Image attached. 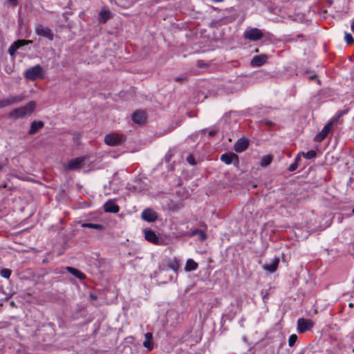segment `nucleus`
<instances>
[{
    "label": "nucleus",
    "instance_id": "nucleus-1",
    "mask_svg": "<svg viewBox=\"0 0 354 354\" xmlns=\"http://www.w3.org/2000/svg\"><path fill=\"white\" fill-rule=\"evenodd\" d=\"M36 106V103L34 101H30L25 106L14 109L9 113V118L12 119L22 118L28 115L31 114Z\"/></svg>",
    "mask_w": 354,
    "mask_h": 354
},
{
    "label": "nucleus",
    "instance_id": "nucleus-2",
    "mask_svg": "<svg viewBox=\"0 0 354 354\" xmlns=\"http://www.w3.org/2000/svg\"><path fill=\"white\" fill-rule=\"evenodd\" d=\"M24 77L26 79L31 81H34L37 79H43L44 77V71L43 68L37 64L27 68L24 72Z\"/></svg>",
    "mask_w": 354,
    "mask_h": 354
},
{
    "label": "nucleus",
    "instance_id": "nucleus-3",
    "mask_svg": "<svg viewBox=\"0 0 354 354\" xmlns=\"http://www.w3.org/2000/svg\"><path fill=\"white\" fill-rule=\"evenodd\" d=\"M125 141V136L122 134L112 133L105 136L104 142L109 146H118Z\"/></svg>",
    "mask_w": 354,
    "mask_h": 354
},
{
    "label": "nucleus",
    "instance_id": "nucleus-4",
    "mask_svg": "<svg viewBox=\"0 0 354 354\" xmlns=\"http://www.w3.org/2000/svg\"><path fill=\"white\" fill-rule=\"evenodd\" d=\"M25 99L24 95H10L8 97L0 100V109H3L15 104H18Z\"/></svg>",
    "mask_w": 354,
    "mask_h": 354
},
{
    "label": "nucleus",
    "instance_id": "nucleus-5",
    "mask_svg": "<svg viewBox=\"0 0 354 354\" xmlns=\"http://www.w3.org/2000/svg\"><path fill=\"white\" fill-rule=\"evenodd\" d=\"M263 36L262 31L257 28H251L245 30L243 33L245 39L251 41H258Z\"/></svg>",
    "mask_w": 354,
    "mask_h": 354
},
{
    "label": "nucleus",
    "instance_id": "nucleus-6",
    "mask_svg": "<svg viewBox=\"0 0 354 354\" xmlns=\"http://www.w3.org/2000/svg\"><path fill=\"white\" fill-rule=\"evenodd\" d=\"M145 239L155 245H162L165 244L163 239L158 236L156 232L151 230H145Z\"/></svg>",
    "mask_w": 354,
    "mask_h": 354
},
{
    "label": "nucleus",
    "instance_id": "nucleus-7",
    "mask_svg": "<svg viewBox=\"0 0 354 354\" xmlns=\"http://www.w3.org/2000/svg\"><path fill=\"white\" fill-rule=\"evenodd\" d=\"M313 322L310 319L299 318L297 320V331L299 333H303L310 330L313 327Z\"/></svg>",
    "mask_w": 354,
    "mask_h": 354
},
{
    "label": "nucleus",
    "instance_id": "nucleus-8",
    "mask_svg": "<svg viewBox=\"0 0 354 354\" xmlns=\"http://www.w3.org/2000/svg\"><path fill=\"white\" fill-rule=\"evenodd\" d=\"M35 32L37 35L46 37L49 40H53L54 35L50 28L44 27L41 24H38L35 27Z\"/></svg>",
    "mask_w": 354,
    "mask_h": 354
},
{
    "label": "nucleus",
    "instance_id": "nucleus-9",
    "mask_svg": "<svg viewBox=\"0 0 354 354\" xmlns=\"http://www.w3.org/2000/svg\"><path fill=\"white\" fill-rule=\"evenodd\" d=\"M221 160L226 165L233 164L235 166L239 165V156L234 153H225L221 156Z\"/></svg>",
    "mask_w": 354,
    "mask_h": 354
},
{
    "label": "nucleus",
    "instance_id": "nucleus-10",
    "mask_svg": "<svg viewBox=\"0 0 354 354\" xmlns=\"http://www.w3.org/2000/svg\"><path fill=\"white\" fill-rule=\"evenodd\" d=\"M333 126V121H329L322 129V130L316 135L315 137V141L319 142L324 140L326 136L328 135L330 131L331 130Z\"/></svg>",
    "mask_w": 354,
    "mask_h": 354
},
{
    "label": "nucleus",
    "instance_id": "nucleus-11",
    "mask_svg": "<svg viewBox=\"0 0 354 354\" xmlns=\"http://www.w3.org/2000/svg\"><path fill=\"white\" fill-rule=\"evenodd\" d=\"M141 218L145 221L151 223L156 221L158 214L153 209L147 208L142 211Z\"/></svg>",
    "mask_w": 354,
    "mask_h": 354
},
{
    "label": "nucleus",
    "instance_id": "nucleus-12",
    "mask_svg": "<svg viewBox=\"0 0 354 354\" xmlns=\"http://www.w3.org/2000/svg\"><path fill=\"white\" fill-rule=\"evenodd\" d=\"M112 17L113 14L111 10L107 7H104L99 12L97 19L100 24H105Z\"/></svg>",
    "mask_w": 354,
    "mask_h": 354
},
{
    "label": "nucleus",
    "instance_id": "nucleus-13",
    "mask_svg": "<svg viewBox=\"0 0 354 354\" xmlns=\"http://www.w3.org/2000/svg\"><path fill=\"white\" fill-rule=\"evenodd\" d=\"M249 146V140L247 138H239L234 146V149L237 153L244 151Z\"/></svg>",
    "mask_w": 354,
    "mask_h": 354
},
{
    "label": "nucleus",
    "instance_id": "nucleus-14",
    "mask_svg": "<svg viewBox=\"0 0 354 354\" xmlns=\"http://www.w3.org/2000/svg\"><path fill=\"white\" fill-rule=\"evenodd\" d=\"M132 120L138 124H143L147 120L146 113L144 111L138 110L132 114Z\"/></svg>",
    "mask_w": 354,
    "mask_h": 354
},
{
    "label": "nucleus",
    "instance_id": "nucleus-15",
    "mask_svg": "<svg viewBox=\"0 0 354 354\" xmlns=\"http://www.w3.org/2000/svg\"><path fill=\"white\" fill-rule=\"evenodd\" d=\"M84 162V159L83 158H74L68 162L66 169L69 170L80 169L83 166Z\"/></svg>",
    "mask_w": 354,
    "mask_h": 354
},
{
    "label": "nucleus",
    "instance_id": "nucleus-16",
    "mask_svg": "<svg viewBox=\"0 0 354 354\" xmlns=\"http://www.w3.org/2000/svg\"><path fill=\"white\" fill-rule=\"evenodd\" d=\"M279 257H274L271 261L270 263H266L263 266V268L265 270L270 272V273H273L274 272L277 268H278V266H279Z\"/></svg>",
    "mask_w": 354,
    "mask_h": 354
},
{
    "label": "nucleus",
    "instance_id": "nucleus-17",
    "mask_svg": "<svg viewBox=\"0 0 354 354\" xmlns=\"http://www.w3.org/2000/svg\"><path fill=\"white\" fill-rule=\"evenodd\" d=\"M28 42H30V41L26 40H17V41L14 42L8 49L10 55L13 56L15 54V52L19 48V47L24 46Z\"/></svg>",
    "mask_w": 354,
    "mask_h": 354
},
{
    "label": "nucleus",
    "instance_id": "nucleus-18",
    "mask_svg": "<svg viewBox=\"0 0 354 354\" xmlns=\"http://www.w3.org/2000/svg\"><path fill=\"white\" fill-rule=\"evenodd\" d=\"M267 59L265 55H257L252 58L250 64L252 66H261L266 62Z\"/></svg>",
    "mask_w": 354,
    "mask_h": 354
},
{
    "label": "nucleus",
    "instance_id": "nucleus-19",
    "mask_svg": "<svg viewBox=\"0 0 354 354\" xmlns=\"http://www.w3.org/2000/svg\"><path fill=\"white\" fill-rule=\"evenodd\" d=\"M104 211L109 213H118L120 208L118 205L111 201H109L104 204Z\"/></svg>",
    "mask_w": 354,
    "mask_h": 354
},
{
    "label": "nucleus",
    "instance_id": "nucleus-20",
    "mask_svg": "<svg viewBox=\"0 0 354 354\" xmlns=\"http://www.w3.org/2000/svg\"><path fill=\"white\" fill-rule=\"evenodd\" d=\"M66 270L69 273H71V274H73V276H75V277H77L79 279L83 280V279H86L85 274L83 273L82 272H81L80 270H77V268H75L71 267V266H67L66 268Z\"/></svg>",
    "mask_w": 354,
    "mask_h": 354
},
{
    "label": "nucleus",
    "instance_id": "nucleus-21",
    "mask_svg": "<svg viewBox=\"0 0 354 354\" xmlns=\"http://www.w3.org/2000/svg\"><path fill=\"white\" fill-rule=\"evenodd\" d=\"M153 335L151 333H147L145 335V341L143 342V346L151 351L153 348V342L152 340Z\"/></svg>",
    "mask_w": 354,
    "mask_h": 354
},
{
    "label": "nucleus",
    "instance_id": "nucleus-22",
    "mask_svg": "<svg viewBox=\"0 0 354 354\" xmlns=\"http://www.w3.org/2000/svg\"><path fill=\"white\" fill-rule=\"evenodd\" d=\"M79 223L81 224V226L82 227L91 228V229H94V230H96L98 231H102L105 229L104 225H101V224L84 223V222H82V221H80Z\"/></svg>",
    "mask_w": 354,
    "mask_h": 354
},
{
    "label": "nucleus",
    "instance_id": "nucleus-23",
    "mask_svg": "<svg viewBox=\"0 0 354 354\" xmlns=\"http://www.w3.org/2000/svg\"><path fill=\"white\" fill-rule=\"evenodd\" d=\"M44 127V122L42 121H34L31 123L30 128L29 129V134H35L39 129Z\"/></svg>",
    "mask_w": 354,
    "mask_h": 354
},
{
    "label": "nucleus",
    "instance_id": "nucleus-24",
    "mask_svg": "<svg viewBox=\"0 0 354 354\" xmlns=\"http://www.w3.org/2000/svg\"><path fill=\"white\" fill-rule=\"evenodd\" d=\"M179 267H180V266H179L178 261L176 259H174L169 261V263L167 264V268H166V270H169V269L172 270L177 274Z\"/></svg>",
    "mask_w": 354,
    "mask_h": 354
},
{
    "label": "nucleus",
    "instance_id": "nucleus-25",
    "mask_svg": "<svg viewBox=\"0 0 354 354\" xmlns=\"http://www.w3.org/2000/svg\"><path fill=\"white\" fill-rule=\"evenodd\" d=\"M198 268V263H196L193 259H189L187 261L185 270L187 272H191L196 270Z\"/></svg>",
    "mask_w": 354,
    "mask_h": 354
},
{
    "label": "nucleus",
    "instance_id": "nucleus-26",
    "mask_svg": "<svg viewBox=\"0 0 354 354\" xmlns=\"http://www.w3.org/2000/svg\"><path fill=\"white\" fill-rule=\"evenodd\" d=\"M198 235L201 241H205L207 239V235L202 230L195 229L190 232L189 236H194Z\"/></svg>",
    "mask_w": 354,
    "mask_h": 354
},
{
    "label": "nucleus",
    "instance_id": "nucleus-27",
    "mask_svg": "<svg viewBox=\"0 0 354 354\" xmlns=\"http://www.w3.org/2000/svg\"><path fill=\"white\" fill-rule=\"evenodd\" d=\"M272 161V156L271 155H266L261 158L260 165L262 167L268 166Z\"/></svg>",
    "mask_w": 354,
    "mask_h": 354
},
{
    "label": "nucleus",
    "instance_id": "nucleus-28",
    "mask_svg": "<svg viewBox=\"0 0 354 354\" xmlns=\"http://www.w3.org/2000/svg\"><path fill=\"white\" fill-rule=\"evenodd\" d=\"M303 156L306 159H312L315 158L317 153L315 150H309L306 153H302Z\"/></svg>",
    "mask_w": 354,
    "mask_h": 354
},
{
    "label": "nucleus",
    "instance_id": "nucleus-29",
    "mask_svg": "<svg viewBox=\"0 0 354 354\" xmlns=\"http://www.w3.org/2000/svg\"><path fill=\"white\" fill-rule=\"evenodd\" d=\"M12 271L10 269L8 268H3L0 271V275L1 277L8 279L11 275Z\"/></svg>",
    "mask_w": 354,
    "mask_h": 354
},
{
    "label": "nucleus",
    "instance_id": "nucleus-30",
    "mask_svg": "<svg viewBox=\"0 0 354 354\" xmlns=\"http://www.w3.org/2000/svg\"><path fill=\"white\" fill-rule=\"evenodd\" d=\"M344 40L346 43L348 45H351L354 43V39L351 33H345Z\"/></svg>",
    "mask_w": 354,
    "mask_h": 354
},
{
    "label": "nucleus",
    "instance_id": "nucleus-31",
    "mask_svg": "<svg viewBox=\"0 0 354 354\" xmlns=\"http://www.w3.org/2000/svg\"><path fill=\"white\" fill-rule=\"evenodd\" d=\"M297 335L295 334H292L290 337H289V339H288V345L289 346H293L294 344L296 343V342L297 341Z\"/></svg>",
    "mask_w": 354,
    "mask_h": 354
},
{
    "label": "nucleus",
    "instance_id": "nucleus-32",
    "mask_svg": "<svg viewBox=\"0 0 354 354\" xmlns=\"http://www.w3.org/2000/svg\"><path fill=\"white\" fill-rule=\"evenodd\" d=\"M187 161L192 165H196L194 157L192 155H189L187 157Z\"/></svg>",
    "mask_w": 354,
    "mask_h": 354
},
{
    "label": "nucleus",
    "instance_id": "nucleus-33",
    "mask_svg": "<svg viewBox=\"0 0 354 354\" xmlns=\"http://www.w3.org/2000/svg\"><path fill=\"white\" fill-rule=\"evenodd\" d=\"M12 7H16L19 4V0H6Z\"/></svg>",
    "mask_w": 354,
    "mask_h": 354
},
{
    "label": "nucleus",
    "instance_id": "nucleus-34",
    "mask_svg": "<svg viewBox=\"0 0 354 354\" xmlns=\"http://www.w3.org/2000/svg\"><path fill=\"white\" fill-rule=\"evenodd\" d=\"M297 167H298L297 163L293 162L288 167V169L289 171H294L297 169Z\"/></svg>",
    "mask_w": 354,
    "mask_h": 354
},
{
    "label": "nucleus",
    "instance_id": "nucleus-35",
    "mask_svg": "<svg viewBox=\"0 0 354 354\" xmlns=\"http://www.w3.org/2000/svg\"><path fill=\"white\" fill-rule=\"evenodd\" d=\"M205 132H207L208 133V135L210 138L214 136V135L216 133V129H210V130H205Z\"/></svg>",
    "mask_w": 354,
    "mask_h": 354
},
{
    "label": "nucleus",
    "instance_id": "nucleus-36",
    "mask_svg": "<svg viewBox=\"0 0 354 354\" xmlns=\"http://www.w3.org/2000/svg\"><path fill=\"white\" fill-rule=\"evenodd\" d=\"M186 80L185 77H175V81L176 82H183V81H185Z\"/></svg>",
    "mask_w": 354,
    "mask_h": 354
},
{
    "label": "nucleus",
    "instance_id": "nucleus-37",
    "mask_svg": "<svg viewBox=\"0 0 354 354\" xmlns=\"http://www.w3.org/2000/svg\"><path fill=\"white\" fill-rule=\"evenodd\" d=\"M171 158V154H167L165 156V159L167 162H169Z\"/></svg>",
    "mask_w": 354,
    "mask_h": 354
},
{
    "label": "nucleus",
    "instance_id": "nucleus-38",
    "mask_svg": "<svg viewBox=\"0 0 354 354\" xmlns=\"http://www.w3.org/2000/svg\"><path fill=\"white\" fill-rule=\"evenodd\" d=\"M300 160V157L299 156H297L295 158L294 162H297L298 164V162Z\"/></svg>",
    "mask_w": 354,
    "mask_h": 354
},
{
    "label": "nucleus",
    "instance_id": "nucleus-39",
    "mask_svg": "<svg viewBox=\"0 0 354 354\" xmlns=\"http://www.w3.org/2000/svg\"><path fill=\"white\" fill-rule=\"evenodd\" d=\"M268 297V293L266 292L263 296V300L265 301H266V299H267Z\"/></svg>",
    "mask_w": 354,
    "mask_h": 354
},
{
    "label": "nucleus",
    "instance_id": "nucleus-40",
    "mask_svg": "<svg viewBox=\"0 0 354 354\" xmlns=\"http://www.w3.org/2000/svg\"><path fill=\"white\" fill-rule=\"evenodd\" d=\"M351 28L352 31H353V33H354V19H353V21H352L351 27Z\"/></svg>",
    "mask_w": 354,
    "mask_h": 354
},
{
    "label": "nucleus",
    "instance_id": "nucleus-41",
    "mask_svg": "<svg viewBox=\"0 0 354 354\" xmlns=\"http://www.w3.org/2000/svg\"><path fill=\"white\" fill-rule=\"evenodd\" d=\"M197 65L199 67H202V66H203L202 61L201 60H198Z\"/></svg>",
    "mask_w": 354,
    "mask_h": 354
},
{
    "label": "nucleus",
    "instance_id": "nucleus-42",
    "mask_svg": "<svg viewBox=\"0 0 354 354\" xmlns=\"http://www.w3.org/2000/svg\"><path fill=\"white\" fill-rule=\"evenodd\" d=\"M212 2L214 3H216V2H222L224 0H211Z\"/></svg>",
    "mask_w": 354,
    "mask_h": 354
},
{
    "label": "nucleus",
    "instance_id": "nucleus-43",
    "mask_svg": "<svg viewBox=\"0 0 354 354\" xmlns=\"http://www.w3.org/2000/svg\"><path fill=\"white\" fill-rule=\"evenodd\" d=\"M315 77H316V75L313 74V75L309 76V79L312 80V79L315 78Z\"/></svg>",
    "mask_w": 354,
    "mask_h": 354
},
{
    "label": "nucleus",
    "instance_id": "nucleus-44",
    "mask_svg": "<svg viewBox=\"0 0 354 354\" xmlns=\"http://www.w3.org/2000/svg\"><path fill=\"white\" fill-rule=\"evenodd\" d=\"M268 125H272V122H266Z\"/></svg>",
    "mask_w": 354,
    "mask_h": 354
},
{
    "label": "nucleus",
    "instance_id": "nucleus-45",
    "mask_svg": "<svg viewBox=\"0 0 354 354\" xmlns=\"http://www.w3.org/2000/svg\"><path fill=\"white\" fill-rule=\"evenodd\" d=\"M349 306H350V307H353V304L352 303H350V304H349Z\"/></svg>",
    "mask_w": 354,
    "mask_h": 354
},
{
    "label": "nucleus",
    "instance_id": "nucleus-46",
    "mask_svg": "<svg viewBox=\"0 0 354 354\" xmlns=\"http://www.w3.org/2000/svg\"><path fill=\"white\" fill-rule=\"evenodd\" d=\"M2 169H3V165H0V170H1Z\"/></svg>",
    "mask_w": 354,
    "mask_h": 354
},
{
    "label": "nucleus",
    "instance_id": "nucleus-47",
    "mask_svg": "<svg viewBox=\"0 0 354 354\" xmlns=\"http://www.w3.org/2000/svg\"><path fill=\"white\" fill-rule=\"evenodd\" d=\"M351 212H352V214H354V209H353L351 210Z\"/></svg>",
    "mask_w": 354,
    "mask_h": 354
}]
</instances>
